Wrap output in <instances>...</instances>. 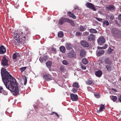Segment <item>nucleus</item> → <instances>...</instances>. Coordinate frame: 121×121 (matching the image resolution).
Returning <instances> with one entry per match:
<instances>
[{
	"instance_id": "31",
	"label": "nucleus",
	"mask_w": 121,
	"mask_h": 121,
	"mask_svg": "<svg viewBox=\"0 0 121 121\" xmlns=\"http://www.w3.org/2000/svg\"><path fill=\"white\" fill-rule=\"evenodd\" d=\"M82 61L83 63L85 65L86 64L88 63L87 59L85 58L82 59Z\"/></svg>"
},
{
	"instance_id": "40",
	"label": "nucleus",
	"mask_w": 121,
	"mask_h": 121,
	"mask_svg": "<svg viewBox=\"0 0 121 121\" xmlns=\"http://www.w3.org/2000/svg\"><path fill=\"white\" fill-rule=\"evenodd\" d=\"M112 51V49L111 48H109L108 49V53H111Z\"/></svg>"
},
{
	"instance_id": "27",
	"label": "nucleus",
	"mask_w": 121,
	"mask_h": 121,
	"mask_svg": "<svg viewBox=\"0 0 121 121\" xmlns=\"http://www.w3.org/2000/svg\"><path fill=\"white\" fill-rule=\"evenodd\" d=\"M64 35L63 32L62 31L59 32L58 33V36L59 37L61 38Z\"/></svg>"
},
{
	"instance_id": "48",
	"label": "nucleus",
	"mask_w": 121,
	"mask_h": 121,
	"mask_svg": "<svg viewBox=\"0 0 121 121\" xmlns=\"http://www.w3.org/2000/svg\"><path fill=\"white\" fill-rule=\"evenodd\" d=\"M114 18V16L113 15H111L110 17V19L111 20H113Z\"/></svg>"
},
{
	"instance_id": "37",
	"label": "nucleus",
	"mask_w": 121,
	"mask_h": 121,
	"mask_svg": "<svg viewBox=\"0 0 121 121\" xmlns=\"http://www.w3.org/2000/svg\"><path fill=\"white\" fill-rule=\"evenodd\" d=\"M85 29V27L82 26H81L80 27V30L81 31H83Z\"/></svg>"
},
{
	"instance_id": "7",
	"label": "nucleus",
	"mask_w": 121,
	"mask_h": 121,
	"mask_svg": "<svg viewBox=\"0 0 121 121\" xmlns=\"http://www.w3.org/2000/svg\"><path fill=\"white\" fill-rule=\"evenodd\" d=\"M43 77L44 79L46 81H48L51 79V75L48 74H43Z\"/></svg>"
},
{
	"instance_id": "39",
	"label": "nucleus",
	"mask_w": 121,
	"mask_h": 121,
	"mask_svg": "<svg viewBox=\"0 0 121 121\" xmlns=\"http://www.w3.org/2000/svg\"><path fill=\"white\" fill-rule=\"evenodd\" d=\"M60 70L62 72L64 71L65 70L64 67L63 66H62L60 68Z\"/></svg>"
},
{
	"instance_id": "3",
	"label": "nucleus",
	"mask_w": 121,
	"mask_h": 121,
	"mask_svg": "<svg viewBox=\"0 0 121 121\" xmlns=\"http://www.w3.org/2000/svg\"><path fill=\"white\" fill-rule=\"evenodd\" d=\"M112 33L113 35L121 37V31L116 28H113L112 30Z\"/></svg>"
},
{
	"instance_id": "17",
	"label": "nucleus",
	"mask_w": 121,
	"mask_h": 121,
	"mask_svg": "<svg viewBox=\"0 0 121 121\" xmlns=\"http://www.w3.org/2000/svg\"><path fill=\"white\" fill-rule=\"evenodd\" d=\"M102 74V72L101 70H99L96 72L95 74L97 77H99L101 76Z\"/></svg>"
},
{
	"instance_id": "41",
	"label": "nucleus",
	"mask_w": 121,
	"mask_h": 121,
	"mask_svg": "<svg viewBox=\"0 0 121 121\" xmlns=\"http://www.w3.org/2000/svg\"><path fill=\"white\" fill-rule=\"evenodd\" d=\"M24 85H26L27 82V79L26 77L25 76V79H24Z\"/></svg>"
},
{
	"instance_id": "4",
	"label": "nucleus",
	"mask_w": 121,
	"mask_h": 121,
	"mask_svg": "<svg viewBox=\"0 0 121 121\" xmlns=\"http://www.w3.org/2000/svg\"><path fill=\"white\" fill-rule=\"evenodd\" d=\"M85 6L87 8H89L94 11H95L96 10L93 4L91 3L87 2L85 4Z\"/></svg>"
},
{
	"instance_id": "5",
	"label": "nucleus",
	"mask_w": 121,
	"mask_h": 121,
	"mask_svg": "<svg viewBox=\"0 0 121 121\" xmlns=\"http://www.w3.org/2000/svg\"><path fill=\"white\" fill-rule=\"evenodd\" d=\"M98 44L101 45L104 43L105 39L103 37L101 36L99 37L97 40Z\"/></svg>"
},
{
	"instance_id": "58",
	"label": "nucleus",
	"mask_w": 121,
	"mask_h": 121,
	"mask_svg": "<svg viewBox=\"0 0 121 121\" xmlns=\"http://www.w3.org/2000/svg\"><path fill=\"white\" fill-rule=\"evenodd\" d=\"M97 48L98 49H103V47H98Z\"/></svg>"
},
{
	"instance_id": "26",
	"label": "nucleus",
	"mask_w": 121,
	"mask_h": 121,
	"mask_svg": "<svg viewBox=\"0 0 121 121\" xmlns=\"http://www.w3.org/2000/svg\"><path fill=\"white\" fill-rule=\"evenodd\" d=\"M86 83L87 85H90L91 84H94V82L91 80L88 79L86 81Z\"/></svg>"
},
{
	"instance_id": "59",
	"label": "nucleus",
	"mask_w": 121,
	"mask_h": 121,
	"mask_svg": "<svg viewBox=\"0 0 121 121\" xmlns=\"http://www.w3.org/2000/svg\"><path fill=\"white\" fill-rule=\"evenodd\" d=\"M119 101L120 102H121V95L120 96V97L119 98Z\"/></svg>"
},
{
	"instance_id": "45",
	"label": "nucleus",
	"mask_w": 121,
	"mask_h": 121,
	"mask_svg": "<svg viewBox=\"0 0 121 121\" xmlns=\"http://www.w3.org/2000/svg\"><path fill=\"white\" fill-rule=\"evenodd\" d=\"M81 34V33L80 32H79V31H78V32H76V35L77 36H79V35H80Z\"/></svg>"
},
{
	"instance_id": "6",
	"label": "nucleus",
	"mask_w": 121,
	"mask_h": 121,
	"mask_svg": "<svg viewBox=\"0 0 121 121\" xmlns=\"http://www.w3.org/2000/svg\"><path fill=\"white\" fill-rule=\"evenodd\" d=\"M1 64L4 66H7L8 65V60L5 57H4L1 61Z\"/></svg>"
},
{
	"instance_id": "50",
	"label": "nucleus",
	"mask_w": 121,
	"mask_h": 121,
	"mask_svg": "<svg viewBox=\"0 0 121 121\" xmlns=\"http://www.w3.org/2000/svg\"><path fill=\"white\" fill-rule=\"evenodd\" d=\"M107 47V45L106 44H105L104 45L103 47V49H106Z\"/></svg>"
},
{
	"instance_id": "34",
	"label": "nucleus",
	"mask_w": 121,
	"mask_h": 121,
	"mask_svg": "<svg viewBox=\"0 0 121 121\" xmlns=\"http://www.w3.org/2000/svg\"><path fill=\"white\" fill-rule=\"evenodd\" d=\"M73 87L78 88L79 87V86L78 83L77 82L74 83H73Z\"/></svg>"
},
{
	"instance_id": "52",
	"label": "nucleus",
	"mask_w": 121,
	"mask_h": 121,
	"mask_svg": "<svg viewBox=\"0 0 121 121\" xmlns=\"http://www.w3.org/2000/svg\"><path fill=\"white\" fill-rule=\"evenodd\" d=\"M118 18L121 21V14L118 15Z\"/></svg>"
},
{
	"instance_id": "36",
	"label": "nucleus",
	"mask_w": 121,
	"mask_h": 121,
	"mask_svg": "<svg viewBox=\"0 0 121 121\" xmlns=\"http://www.w3.org/2000/svg\"><path fill=\"white\" fill-rule=\"evenodd\" d=\"M21 36L22 37H23L25 39L26 38V34H23V32H21Z\"/></svg>"
},
{
	"instance_id": "28",
	"label": "nucleus",
	"mask_w": 121,
	"mask_h": 121,
	"mask_svg": "<svg viewBox=\"0 0 121 121\" xmlns=\"http://www.w3.org/2000/svg\"><path fill=\"white\" fill-rule=\"evenodd\" d=\"M89 31L91 33H97V31L94 29H90Z\"/></svg>"
},
{
	"instance_id": "8",
	"label": "nucleus",
	"mask_w": 121,
	"mask_h": 121,
	"mask_svg": "<svg viewBox=\"0 0 121 121\" xmlns=\"http://www.w3.org/2000/svg\"><path fill=\"white\" fill-rule=\"evenodd\" d=\"M70 96L72 101H76L78 100V97L77 95H75L73 94H71Z\"/></svg>"
},
{
	"instance_id": "14",
	"label": "nucleus",
	"mask_w": 121,
	"mask_h": 121,
	"mask_svg": "<svg viewBox=\"0 0 121 121\" xmlns=\"http://www.w3.org/2000/svg\"><path fill=\"white\" fill-rule=\"evenodd\" d=\"M68 18H62L59 20V23L60 24L62 25L64 22H67V20H68Z\"/></svg>"
},
{
	"instance_id": "20",
	"label": "nucleus",
	"mask_w": 121,
	"mask_h": 121,
	"mask_svg": "<svg viewBox=\"0 0 121 121\" xmlns=\"http://www.w3.org/2000/svg\"><path fill=\"white\" fill-rule=\"evenodd\" d=\"M105 63L106 64L110 65L111 64L110 60L108 58H106L104 60Z\"/></svg>"
},
{
	"instance_id": "24",
	"label": "nucleus",
	"mask_w": 121,
	"mask_h": 121,
	"mask_svg": "<svg viewBox=\"0 0 121 121\" xmlns=\"http://www.w3.org/2000/svg\"><path fill=\"white\" fill-rule=\"evenodd\" d=\"M67 22L70 23L71 25L72 26H74V22L72 21L71 20L69 19L68 18L67 20Z\"/></svg>"
},
{
	"instance_id": "11",
	"label": "nucleus",
	"mask_w": 121,
	"mask_h": 121,
	"mask_svg": "<svg viewBox=\"0 0 121 121\" xmlns=\"http://www.w3.org/2000/svg\"><path fill=\"white\" fill-rule=\"evenodd\" d=\"M6 51V49L4 46L1 45L0 47V54H3L5 53Z\"/></svg>"
},
{
	"instance_id": "1",
	"label": "nucleus",
	"mask_w": 121,
	"mask_h": 121,
	"mask_svg": "<svg viewBox=\"0 0 121 121\" xmlns=\"http://www.w3.org/2000/svg\"><path fill=\"white\" fill-rule=\"evenodd\" d=\"M1 74L3 81L7 88L10 90L13 95H18L19 90L15 79L4 68L1 69Z\"/></svg>"
},
{
	"instance_id": "19",
	"label": "nucleus",
	"mask_w": 121,
	"mask_h": 121,
	"mask_svg": "<svg viewBox=\"0 0 121 121\" xmlns=\"http://www.w3.org/2000/svg\"><path fill=\"white\" fill-rule=\"evenodd\" d=\"M65 47L68 50H69L72 48L71 44L69 43H66V44Z\"/></svg>"
},
{
	"instance_id": "51",
	"label": "nucleus",
	"mask_w": 121,
	"mask_h": 121,
	"mask_svg": "<svg viewBox=\"0 0 121 121\" xmlns=\"http://www.w3.org/2000/svg\"><path fill=\"white\" fill-rule=\"evenodd\" d=\"M53 114H55L56 116H57V117H59V115H58L56 113L54 112H53ZM51 114L52 115V114Z\"/></svg>"
},
{
	"instance_id": "30",
	"label": "nucleus",
	"mask_w": 121,
	"mask_h": 121,
	"mask_svg": "<svg viewBox=\"0 0 121 121\" xmlns=\"http://www.w3.org/2000/svg\"><path fill=\"white\" fill-rule=\"evenodd\" d=\"M111 99L113 101H114L117 100V98L116 96H112L110 97Z\"/></svg>"
},
{
	"instance_id": "22",
	"label": "nucleus",
	"mask_w": 121,
	"mask_h": 121,
	"mask_svg": "<svg viewBox=\"0 0 121 121\" xmlns=\"http://www.w3.org/2000/svg\"><path fill=\"white\" fill-rule=\"evenodd\" d=\"M105 67L108 71L109 72L111 71L112 67L111 66L109 65H107Z\"/></svg>"
},
{
	"instance_id": "63",
	"label": "nucleus",
	"mask_w": 121,
	"mask_h": 121,
	"mask_svg": "<svg viewBox=\"0 0 121 121\" xmlns=\"http://www.w3.org/2000/svg\"><path fill=\"white\" fill-rule=\"evenodd\" d=\"M86 33H87V34H88V33L87 32H86Z\"/></svg>"
},
{
	"instance_id": "54",
	"label": "nucleus",
	"mask_w": 121,
	"mask_h": 121,
	"mask_svg": "<svg viewBox=\"0 0 121 121\" xmlns=\"http://www.w3.org/2000/svg\"><path fill=\"white\" fill-rule=\"evenodd\" d=\"M3 90V88L0 86V93H2V92Z\"/></svg>"
},
{
	"instance_id": "56",
	"label": "nucleus",
	"mask_w": 121,
	"mask_h": 121,
	"mask_svg": "<svg viewBox=\"0 0 121 121\" xmlns=\"http://www.w3.org/2000/svg\"><path fill=\"white\" fill-rule=\"evenodd\" d=\"M74 8L75 9H78L79 8L78 7V6L75 5L74 7Z\"/></svg>"
},
{
	"instance_id": "61",
	"label": "nucleus",
	"mask_w": 121,
	"mask_h": 121,
	"mask_svg": "<svg viewBox=\"0 0 121 121\" xmlns=\"http://www.w3.org/2000/svg\"><path fill=\"white\" fill-rule=\"evenodd\" d=\"M34 108H35V110H36V111H37V110H36V107H35V106H34Z\"/></svg>"
},
{
	"instance_id": "29",
	"label": "nucleus",
	"mask_w": 121,
	"mask_h": 121,
	"mask_svg": "<svg viewBox=\"0 0 121 121\" xmlns=\"http://www.w3.org/2000/svg\"><path fill=\"white\" fill-rule=\"evenodd\" d=\"M104 105L103 104H101L100 106V108L99 111H98V112L99 111H101L104 108Z\"/></svg>"
},
{
	"instance_id": "35",
	"label": "nucleus",
	"mask_w": 121,
	"mask_h": 121,
	"mask_svg": "<svg viewBox=\"0 0 121 121\" xmlns=\"http://www.w3.org/2000/svg\"><path fill=\"white\" fill-rule=\"evenodd\" d=\"M103 23L106 26L109 25V23L107 20H105L103 22Z\"/></svg>"
},
{
	"instance_id": "44",
	"label": "nucleus",
	"mask_w": 121,
	"mask_h": 121,
	"mask_svg": "<svg viewBox=\"0 0 121 121\" xmlns=\"http://www.w3.org/2000/svg\"><path fill=\"white\" fill-rule=\"evenodd\" d=\"M72 91L73 93H75V92H77V88H73L72 89Z\"/></svg>"
},
{
	"instance_id": "49",
	"label": "nucleus",
	"mask_w": 121,
	"mask_h": 121,
	"mask_svg": "<svg viewBox=\"0 0 121 121\" xmlns=\"http://www.w3.org/2000/svg\"><path fill=\"white\" fill-rule=\"evenodd\" d=\"M52 50L55 52H56V49L54 48H52Z\"/></svg>"
},
{
	"instance_id": "12",
	"label": "nucleus",
	"mask_w": 121,
	"mask_h": 121,
	"mask_svg": "<svg viewBox=\"0 0 121 121\" xmlns=\"http://www.w3.org/2000/svg\"><path fill=\"white\" fill-rule=\"evenodd\" d=\"M47 56H45L42 57H40L39 60L41 62H45L47 59Z\"/></svg>"
},
{
	"instance_id": "23",
	"label": "nucleus",
	"mask_w": 121,
	"mask_h": 121,
	"mask_svg": "<svg viewBox=\"0 0 121 121\" xmlns=\"http://www.w3.org/2000/svg\"><path fill=\"white\" fill-rule=\"evenodd\" d=\"M60 51L63 53H64L65 51V48L63 46H61L60 47Z\"/></svg>"
},
{
	"instance_id": "2",
	"label": "nucleus",
	"mask_w": 121,
	"mask_h": 121,
	"mask_svg": "<svg viewBox=\"0 0 121 121\" xmlns=\"http://www.w3.org/2000/svg\"><path fill=\"white\" fill-rule=\"evenodd\" d=\"M14 39L13 42V44L14 45H17V43H19L21 42V38H19V34H17V33H14Z\"/></svg>"
},
{
	"instance_id": "9",
	"label": "nucleus",
	"mask_w": 121,
	"mask_h": 121,
	"mask_svg": "<svg viewBox=\"0 0 121 121\" xmlns=\"http://www.w3.org/2000/svg\"><path fill=\"white\" fill-rule=\"evenodd\" d=\"M75 53L73 51L67 53L68 56L70 58L74 57H75Z\"/></svg>"
},
{
	"instance_id": "62",
	"label": "nucleus",
	"mask_w": 121,
	"mask_h": 121,
	"mask_svg": "<svg viewBox=\"0 0 121 121\" xmlns=\"http://www.w3.org/2000/svg\"><path fill=\"white\" fill-rule=\"evenodd\" d=\"M120 80L121 81V78L120 79Z\"/></svg>"
},
{
	"instance_id": "16",
	"label": "nucleus",
	"mask_w": 121,
	"mask_h": 121,
	"mask_svg": "<svg viewBox=\"0 0 121 121\" xmlns=\"http://www.w3.org/2000/svg\"><path fill=\"white\" fill-rule=\"evenodd\" d=\"M86 52L84 49H82L80 52V55L82 57H84L85 55Z\"/></svg>"
},
{
	"instance_id": "38",
	"label": "nucleus",
	"mask_w": 121,
	"mask_h": 121,
	"mask_svg": "<svg viewBox=\"0 0 121 121\" xmlns=\"http://www.w3.org/2000/svg\"><path fill=\"white\" fill-rule=\"evenodd\" d=\"M26 52H24L23 53V54L25 56H26L28 55L29 53V51L28 50H26Z\"/></svg>"
},
{
	"instance_id": "57",
	"label": "nucleus",
	"mask_w": 121,
	"mask_h": 121,
	"mask_svg": "<svg viewBox=\"0 0 121 121\" xmlns=\"http://www.w3.org/2000/svg\"><path fill=\"white\" fill-rule=\"evenodd\" d=\"M106 10H110L109 7V6L106 7Z\"/></svg>"
},
{
	"instance_id": "46",
	"label": "nucleus",
	"mask_w": 121,
	"mask_h": 121,
	"mask_svg": "<svg viewBox=\"0 0 121 121\" xmlns=\"http://www.w3.org/2000/svg\"><path fill=\"white\" fill-rule=\"evenodd\" d=\"M95 18L99 22H101L102 20V19L101 18H98L97 17H96Z\"/></svg>"
},
{
	"instance_id": "55",
	"label": "nucleus",
	"mask_w": 121,
	"mask_h": 121,
	"mask_svg": "<svg viewBox=\"0 0 121 121\" xmlns=\"http://www.w3.org/2000/svg\"><path fill=\"white\" fill-rule=\"evenodd\" d=\"M96 66H97L98 67H100V66L99 64L98 63H97L96 64Z\"/></svg>"
},
{
	"instance_id": "25",
	"label": "nucleus",
	"mask_w": 121,
	"mask_h": 121,
	"mask_svg": "<svg viewBox=\"0 0 121 121\" xmlns=\"http://www.w3.org/2000/svg\"><path fill=\"white\" fill-rule=\"evenodd\" d=\"M52 63L50 61H48L46 63V65L48 68H50L52 65Z\"/></svg>"
},
{
	"instance_id": "43",
	"label": "nucleus",
	"mask_w": 121,
	"mask_h": 121,
	"mask_svg": "<svg viewBox=\"0 0 121 121\" xmlns=\"http://www.w3.org/2000/svg\"><path fill=\"white\" fill-rule=\"evenodd\" d=\"M95 97L97 98H99L100 96L98 93H96L94 94Z\"/></svg>"
},
{
	"instance_id": "60",
	"label": "nucleus",
	"mask_w": 121,
	"mask_h": 121,
	"mask_svg": "<svg viewBox=\"0 0 121 121\" xmlns=\"http://www.w3.org/2000/svg\"><path fill=\"white\" fill-rule=\"evenodd\" d=\"M19 4H18V5H17V4H15V7H16V8H17V7H19Z\"/></svg>"
},
{
	"instance_id": "47",
	"label": "nucleus",
	"mask_w": 121,
	"mask_h": 121,
	"mask_svg": "<svg viewBox=\"0 0 121 121\" xmlns=\"http://www.w3.org/2000/svg\"><path fill=\"white\" fill-rule=\"evenodd\" d=\"M3 94L6 95L8 94V92L7 91H4L3 92Z\"/></svg>"
},
{
	"instance_id": "21",
	"label": "nucleus",
	"mask_w": 121,
	"mask_h": 121,
	"mask_svg": "<svg viewBox=\"0 0 121 121\" xmlns=\"http://www.w3.org/2000/svg\"><path fill=\"white\" fill-rule=\"evenodd\" d=\"M68 13L70 17H71L74 19H76V17L71 12H69Z\"/></svg>"
},
{
	"instance_id": "10",
	"label": "nucleus",
	"mask_w": 121,
	"mask_h": 121,
	"mask_svg": "<svg viewBox=\"0 0 121 121\" xmlns=\"http://www.w3.org/2000/svg\"><path fill=\"white\" fill-rule=\"evenodd\" d=\"M95 39V36L92 34H91L88 37V40L89 41H93Z\"/></svg>"
},
{
	"instance_id": "53",
	"label": "nucleus",
	"mask_w": 121,
	"mask_h": 121,
	"mask_svg": "<svg viewBox=\"0 0 121 121\" xmlns=\"http://www.w3.org/2000/svg\"><path fill=\"white\" fill-rule=\"evenodd\" d=\"M81 67L82 68L84 69H86V67L85 66H83L82 65Z\"/></svg>"
},
{
	"instance_id": "15",
	"label": "nucleus",
	"mask_w": 121,
	"mask_h": 121,
	"mask_svg": "<svg viewBox=\"0 0 121 121\" xmlns=\"http://www.w3.org/2000/svg\"><path fill=\"white\" fill-rule=\"evenodd\" d=\"M20 56V55L19 53L16 52L13 54V59L14 60H16L17 57H19Z\"/></svg>"
},
{
	"instance_id": "18",
	"label": "nucleus",
	"mask_w": 121,
	"mask_h": 121,
	"mask_svg": "<svg viewBox=\"0 0 121 121\" xmlns=\"http://www.w3.org/2000/svg\"><path fill=\"white\" fill-rule=\"evenodd\" d=\"M104 52L103 50H101L99 51H97L96 52L97 55L98 56H100L101 55L103 54Z\"/></svg>"
},
{
	"instance_id": "13",
	"label": "nucleus",
	"mask_w": 121,
	"mask_h": 121,
	"mask_svg": "<svg viewBox=\"0 0 121 121\" xmlns=\"http://www.w3.org/2000/svg\"><path fill=\"white\" fill-rule=\"evenodd\" d=\"M81 44L82 46L85 47H88L89 46V44L84 41H82L81 42Z\"/></svg>"
},
{
	"instance_id": "42",
	"label": "nucleus",
	"mask_w": 121,
	"mask_h": 121,
	"mask_svg": "<svg viewBox=\"0 0 121 121\" xmlns=\"http://www.w3.org/2000/svg\"><path fill=\"white\" fill-rule=\"evenodd\" d=\"M110 10L114 9H115V8L114 6L112 5H109V6Z\"/></svg>"
},
{
	"instance_id": "33",
	"label": "nucleus",
	"mask_w": 121,
	"mask_h": 121,
	"mask_svg": "<svg viewBox=\"0 0 121 121\" xmlns=\"http://www.w3.org/2000/svg\"><path fill=\"white\" fill-rule=\"evenodd\" d=\"M26 68L27 67H22L21 68H20V70L21 72H22L26 70Z\"/></svg>"
},
{
	"instance_id": "32",
	"label": "nucleus",
	"mask_w": 121,
	"mask_h": 121,
	"mask_svg": "<svg viewBox=\"0 0 121 121\" xmlns=\"http://www.w3.org/2000/svg\"><path fill=\"white\" fill-rule=\"evenodd\" d=\"M63 64L67 65L69 64V63L66 60H64L62 61Z\"/></svg>"
}]
</instances>
